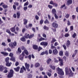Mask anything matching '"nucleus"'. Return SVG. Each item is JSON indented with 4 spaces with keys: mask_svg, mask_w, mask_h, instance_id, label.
<instances>
[{
    "mask_svg": "<svg viewBox=\"0 0 78 78\" xmlns=\"http://www.w3.org/2000/svg\"><path fill=\"white\" fill-rule=\"evenodd\" d=\"M47 74L48 75V76H49V77H50V76H51V74L49 72L47 73Z\"/></svg>",
    "mask_w": 78,
    "mask_h": 78,
    "instance_id": "49530a36",
    "label": "nucleus"
},
{
    "mask_svg": "<svg viewBox=\"0 0 78 78\" xmlns=\"http://www.w3.org/2000/svg\"><path fill=\"white\" fill-rule=\"evenodd\" d=\"M23 22H24V25H26L27 23L28 22V20H27V19H24L23 20Z\"/></svg>",
    "mask_w": 78,
    "mask_h": 78,
    "instance_id": "f3484780",
    "label": "nucleus"
},
{
    "mask_svg": "<svg viewBox=\"0 0 78 78\" xmlns=\"http://www.w3.org/2000/svg\"><path fill=\"white\" fill-rule=\"evenodd\" d=\"M4 70V67L2 65L0 66V72H2L3 70Z\"/></svg>",
    "mask_w": 78,
    "mask_h": 78,
    "instance_id": "4468645a",
    "label": "nucleus"
},
{
    "mask_svg": "<svg viewBox=\"0 0 78 78\" xmlns=\"http://www.w3.org/2000/svg\"><path fill=\"white\" fill-rule=\"evenodd\" d=\"M9 58L7 57L5 58V61L6 62V63H7L8 61H9Z\"/></svg>",
    "mask_w": 78,
    "mask_h": 78,
    "instance_id": "4be33fe9",
    "label": "nucleus"
},
{
    "mask_svg": "<svg viewBox=\"0 0 78 78\" xmlns=\"http://www.w3.org/2000/svg\"><path fill=\"white\" fill-rule=\"evenodd\" d=\"M19 58L20 60H21V61H22L23 60V57L22 56V55H20V57H19Z\"/></svg>",
    "mask_w": 78,
    "mask_h": 78,
    "instance_id": "cd10ccee",
    "label": "nucleus"
},
{
    "mask_svg": "<svg viewBox=\"0 0 78 78\" xmlns=\"http://www.w3.org/2000/svg\"><path fill=\"white\" fill-rule=\"evenodd\" d=\"M57 59H58L59 61L60 62V66H63V64H64L63 60L59 57H57Z\"/></svg>",
    "mask_w": 78,
    "mask_h": 78,
    "instance_id": "20e7f679",
    "label": "nucleus"
},
{
    "mask_svg": "<svg viewBox=\"0 0 78 78\" xmlns=\"http://www.w3.org/2000/svg\"><path fill=\"white\" fill-rule=\"evenodd\" d=\"M18 52H19V53H21V52H22V51L21 50V49H20V48H18Z\"/></svg>",
    "mask_w": 78,
    "mask_h": 78,
    "instance_id": "79ce46f5",
    "label": "nucleus"
},
{
    "mask_svg": "<svg viewBox=\"0 0 78 78\" xmlns=\"http://www.w3.org/2000/svg\"><path fill=\"white\" fill-rule=\"evenodd\" d=\"M6 32H7V33H9V34H11V32H10V31H9V30L8 29H7L6 30Z\"/></svg>",
    "mask_w": 78,
    "mask_h": 78,
    "instance_id": "09e8293b",
    "label": "nucleus"
},
{
    "mask_svg": "<svg viewBox=\"0 0 78 78\" xmlns=\"http://www.w3.org/2000/svg\"><path fill=\"white\" fill-rule=\"evenodd\" d=\"M56 12V9H53L52 10V13L53 14H55Z\"/></svg>",
    "mask_w": 78,
    "mask_h": 78,
    "instance_id": "ddd939ff",
    "label": "nucleus"
},
{
    "mask_svg": "<svg viewBox=\"0 0 78 78\" xmlns=\"http://www.w3.org/2000/svg\"><path fill=\"white\" fill-rule=\"evenodd\" d=\"M24 52L27 55H28V52L27 50L24 49Z\"/></svg>",
    "mask_w": 78,
    "mask_h": 78,
    "instance_id": "a878e982",
    "label": "nucleus"
},
{
    "mask_svg": "<svg viewBox=\"0 0 78 78\" xmlns=\"http://www.w3.org/2000/svg\"><path fill=\"white\" fill-rule=\"evenodd\" d=\"M2 6H3V8H4L5 9L6 8H8V7L7 5H3Z\"/></svg>",
    "mask_w": 78,
    "mask_h": 78,
    "instance_id": "f704fd0d",
    "label": "nucleus"
},
{
    "mask_svg": "<svg viewBox=\"0 0 78 78\" xmlns=\"http://www.w3.org/2000/svg\"><path fill=\"white\" fill-rule=\"evenodd\" d=\"M52 26L55 28H57L58 27V25L56 23L53 22L52 24Z\"/></svg>",
    "mask_w": 78,
    "mask_h": 78,
    "instance_id": "39448f33",
    "label": "nucleus"
},
{
    "mask_svg": "<svg viewBox=\"0 0 78 78\" xmlns=\"http://www.w3.org/2000/svg\"><path fill=\"white\" fill-rule=\"evenodd\" d=\"M16 14L17 15V18L18 19H19L20 18V13L19 12H17L16 13Z\"/></svg>",
    "mask_w": 78,
    "mask_h": 78,
    "instance_id": "b1692460",
    "label": "nucleus"
},
{
    "mask_svg": "<svg viewBox=\"0 0 78 78\" xmlns=\"http://www.w3.org/2000/svg\"><path fill=\"white\" fill-rule=\"evenodd\" d=\"M13 55H13V54H12V52H10L9 55V56H10V57H12L13 56Z\"/></svg>",
    "mask_w": 78,
    "mask_h": 78,
    "instance_id": "c03bdc74",
    "label": "nucleus"
},
{
    "mask_svg": "<svg viewBox=\"0 0 78 78\" xmlns=\"http://www.w3.org/2000/svg\"><path fill=\"white\" fill-rule=\"evenodd\" d=\"M28 77L29 78H32V75H31L30 74H29L28 75Z\"/></svg>",
    "mask_w": 78,
    "mask_h": 78,
    "instance_id": "5fc2aeb1",
    "label": "nucleus"
},
{
    "mask_svg": "<svg viewBox=\"0 0 78 78\" xmlns=\"http://www.w3.org/2000/svg\"><path fill=\"white\" fill-rule=\"evenodd\" d=\"M9 45V46L11 47L12 48H15V47L17 45V42L15 41L13 42H11L10 43Z\"/></svg>",
    "mask_w": 78,
    "mask_h": 78,
    "instance_id": "7ed1b4c3",
    "label": "nucleus"
},
{
    "mask_svg": "<svg viewBox=\"0 0 78 78\" xmlns=\"http://www.w3.org/2000/svg\"><path fill=\"white\" fill-rule=\"evenodd\" d=\"M48 6L50 9H52V8H53V6L52 5H48Z\"/></svg>",
    "mask_w": 78,
    "mask_h": 78,
    "instance_id": "58836bf2",
    "label": "nucleus"
},
{
    "mask_svg": "<svg viewBox=\"0 0 78 78\" xmlns=\"http://www.w3.org/2000/svg\"><path fill=\"white\" fill-rule=\"evenodd\" d=\"M55 14V17L56 19H58V16L56 15V14Z\"/></svg>",
    "mask_w": 78,
    "mask_h": 78,
    "instance_id": "de8ad7c7",
    "label": "nucleus"
},
{
    "mask_svg": "<svg viewBox=\"0 0 78 78\" xmlns=\"http://www.w3.org/2000/svg\"><path fill=\"white\" fill-rule=\"evenodd\" d=\"M14 69L16 72H19L20 69V67L19 66L17 67L16 68H14Z\"/></svg>",
    "mask_w": 78,
    "mask_h": 78,
    "instance_id": "2eb2a0df",
    "label": "nucleus"
},
{
    "mask_svg": "<svg viewBox=\"0 0 78 78\" xmlns=\"http://www.w3.org/2000/svg\"><path fill=\"white\" fill-rule=\"evenodd\" d=\"M44 30H48V27H46L45 26H44Z\"/></svg>",
    "mask_w": 78,
    "mask_h": 78,
    "instance_id": "4c0bfd02",
    "label": "nucleus"
},
{
    "mask_svg": "<svg viewBox=\"0 0 78 78\" xmlns=\"http://www.w3.org/2000/svg\"><path fill=\"white\" fill-rule=\"evenodd\" d=\"M7 50L10 52L11 51V48H7Z\"/></svg>",
    "mask_w": 78,
    "mask_h": 78,
    "instance_id": "603ef678",
    "label": "nucleus"
},
{
    "mask_svg": "<svg viewBox=\"0 0 78 78\" xmlns=\"http://www.w3.org/2000/svg\"><path fill=\"white\" fill-rule=\"evenodd\" d=\"M10 73L12 74H13V73H14V71H13V70L12 69L10 70Z\"/></svg>",
    "mask_w": 78,
    "mask_h": 78,
    "instance_id": "3c124183",
    "label": "nucleus"
},
{
    "mask_svg": "<svg viewBox=\"0 0 78 78\" xmlns=\"http://www.w3.org/2000/svg\"><path fill=\"white\" fill-rule=\"evenodd\" d=\"M10 60L12 61L13 62H15L16 61V58L14 57H12L10 59Z\"/></svg>",
    "mask_w": 78,
    "mask_h": 78,
    "instance_id": "412c9836",
    "label": "nucleus"
},
{
    "mask_svg": "<svg viewBox=\"0 0 78 78\" xmlns=\"http://www.w3.org/2000/svg\"><path fill=\"white\" fill-rule=\"evenodd\" d=\"M16 27V25H15L12 28L10 29V30L12 32H13V33H14L15 31H16V30H15Z\"/></svg>",
    "mask_w": 78,
    "mask_h": 78,
    "instance_id": "9d476101",
    "label": "nucleus"
},
{
    "mask_svg": "<svg viewBox=\"0 0 78 78\" xmlns=\"http://www.w3.org/2000/svg\"><path fill=\"white\" fill-rule=\"evenodd\" d=\"M63 47L64 48V49L65 50H66V46H65V45H63Z\"/></svg>",
    "mask_w": 78,
    "mask_h": 78,
    "instance_id": "774afa93",
    "label": "nucleus"
},
{
    "mask_svg": "<svg viewBox=\"0 0 78 78\" xmlns=\"http://www.w3.org/2000/svg\"><path fill=\"white\" fill-rule=\"evenodd\" d=\"M69 36V34H66L65 35V37H68Z\"/></svg>",
    "mask_w": 78,
    "mask_h": 78,
    "instance_id": "8fccbe9b",
    "label": "nucleus"
},
{
    "mask_svg": "<svg viewBox=\"0 0 78 78\" xmlns=\"http://www.w3.org/2000/svg\"><path fill=\"white\" fill-rule=\"evenodd\" d=\"M23 9L24 11H26L28 9V7L27 6L23 8Z\"/></svg>",
    "mask_w": 78,
    "mask_h": 78,
    "instance_id": "6e6d98bb",
    "label": "nucleus"
},
{
    "mask_svg": "<svg viewBox=\"0 0 78 78\" xmlns=\"http://www.w3.org/2000/svg\"><path fill=\"white\" fill-rule=\"evenodd\" d=\"M70 15L69 14H67L65 16V17L67 19H68Z\"/></svg>",
    "mask_w": 78,
    "mask_h": 78,
    "instance_id": "c9c22d12",
    "label": "nucleus"
},
{
    "mask_svg": "<svg viewBox=\"0 0 78 78\" xmlns=\"http://www.w3.org/2000/svg\"><path fill=\"white\" fill-rule=\"evenodd\" d=\"M13 17L14 18H16V17H17V16H16V14H14L13 15Z\"/></svg>",
    "mask_w": 78,
    "mask_h": 78,
    "instance_id": "338daca9",
    "label": "nucleus"
},
{
    "mask_svg": "<svg viewBox=\"0 0 78 78\" xmlns=\"http://www.w3.org/2000/svg\"><path fill=\"white\" fill-rule=\"evenodd\" d=\"M76 36V33H74V34L73 35V38H75Z\"/></svg>",
    "mask_w": 78,
    "mask_h": 78,
    "instance_id": "2f4dec72",
    "label": "nucleus"
},
{
    "mask_svg": "<svg viewBox=\"0 0 78 78\" xmlns=\"http://www.w3.org/2000/svg\"><path fill=\"white\" fill-rule=\"evenodd\" d=\"M51 68H52V69H53V70H55V66H51Z\"/></svg>",
    "mask_w": 78,
    "mask_h": 78,
    "instance_id": "e2e57ef3",
    "label": "nucleus"
},
{
    "mask_svg": "<svg viewBox=\"0 0 78 78\" xmlns=\"http://www.w3.org/2000/svg\"><path fill=\"white\" fill-rule=\"evenodd\" d=\"M52 53L53 55H57V54H58V52L57 49H56V48H55V49L53 50Z\"/></svg>",
    "mask_w": 78,
    "mask_h": 78,
    "instance_id": "423d86ee",
    "label": "nucleus"
},
{
    "mask_svg": "<svg viewBox=\"0 0 78 78\" xmlns=\"http://www.w3.org/2000/svg\"><path fill=\"white\" fill-rule=\"evenodd\" d=\"M20 40L22 41H26L25 39V37H24L22 38H20Z\"/></svg>",
    "mask_w": 78,
    "mask_h": 78,
    "instance_id": "c85d7f7f",
    "label": "nucleus"
},
{
    "mask_svg": "<svg viewBox=\"0 0 78 78\" xmlns=\"http://www.w3.org/2000/svg\"><path fill=\"white\" fill-rule=\"evenodd\" d=\"M53 5V6H55V7H57L58 6V4H57L56 3H54Z\"/></svg>",
    "mask_w": 78,
    "mask_h": 78,
    "instance_id": "4d7b16f0",
    "label": "nucleus"
},
{
    "mask_svg": "<svg viewBox=\"0 0 78 78\" xmlns=\"http://www.w3.org/2000/svg\"><path fill=\"white\" fill-rule=\"evenodd\" d=\"M33 47L34 49L35 50H37V49L38 48V47L36 45H34L33 46Z\"/></svg>",
    "mask_w": 78,
    "mask_h": 78,
    "instance_id": "5701e85b",
    "label": "nucleus"
},
{
    "mask_svg": "<svg viewBox=\"0 0 78 78\" xmlns=\"http://www.w3.org/2000/svg\"><path fill=\"white\" fill-rule=\"evenodd\" d=\"M49 54H51V53H52V50L51 49H50L49 50Z\"/></svg>",
    "mask_w": 78,
    "mask_h": 78,
    "instance_id": "bf43d9fd",
    "label": "nucleus"
},
{
    "mask_svg": "<svg viewBox=\"0 0 78 78\" xmlns=\"http://www.w3.org/2000/svg\"><path fill=\"white\" fill-rule=\"evenodd\" d=\"M2 45L3 46H6V44L5 42H2Z\"/></svg>",
    "mask_w": 78,
    "mask_h": 78,
    "instance_id": "13d9d810",
    "label": "nucleus"
},
{
    "mask_svg": "<svg viewBox=\"0 0 78 78\" xmlns=\"http://www.w3.org/2000/svg\"><path fill=\"white\" fill-rule=\"evenodd\" d=\"M57 71L58 72V74L60 75L59 76V78H62V76H61L62 75H64V72L62 71V69H61L59 68H57Z\"/></svg>",
    "mask_w": 78,
    "mask_h": 78,
    "instance_id": "f03ea898",
    "label": "nucleus"
},
{
    "mask_svg": "<svg viewBox=\"0 0 78 78\" xmlns=\"http://www.w3.org/2000/svg\"><path fill=\"white\" fill-rule=\"evenodd\" d=\"M51 58H49L47 61V62L48 64H50V62H51Z\"/></svg>",
    "mask_w": 78,
    "mask_h": 78,
    "instance_id": "393cba45",
    "label": "nucleus"
},
{
    "mask_svg": "<svg viewBox=\"0 0 78 78\" xmlns=\"http://www.w3.org/2000/svg\"><path fill=\"white\" fill-rule=\"evenodd\" d=\"M66 56H69V52L68 51H66L65 54Z\"/></svg>",
    "mask_w": 78,
    "mask_h": 78,
    "instance_id": "a19ab883",
    "label": "nucleus"
},
{
    "mask_svg": "<svg viewBox=\"0 0 78 78\" xmlns=\"http://www.w3.org/2000/svg\"><path fill=\"white\" fill-rule=\"evenodd\" d=\"M77 53H78V50H76L74 51V54H75V55H76Z\"/></svg>",
    "mask_w": 78,
    "mask_h": 78,
    "instance_id": "69168bd1",
    "label": "nucleus"
},
{
    "mask_svg": "<svg viewBox=\"0 0 78 78\" xmlns=\"http://www.w3.org/2000/svg\"><path fill=\"white\" fill-rule=\"evenodd\" d=\"M72 3V0H68L67 1V5L68 6L69 5H70Z\"/></svg>",
    "mask_w": 78,
    "mask_h": 78,
    "instance_id": "9b49d317",
    "label": "nucleus"
},
{
    "mask_svg": "<svg viewBox=\"0 0 78 78\" xmlns=\"http://www.w3.org/2000/svg\"><path fill=\"white\" fill-rule=\"evenodd\" d=\"M35 19H36V20H39V16L37 15H36L35 16Z\"/></svg>",
    "mask_w": 78,
    "mask_h": 78,
    "instance_id": "680f3d73",
    "label": "nucleus"
},
{
    "mask_svg": "<svg viewBox=\"0 0 78 78\" xmlns=\"http://www.w3.org/2000/svg\"><path fill=\"white\" fill-rule=\"evenodd\" d=\"M40 66V63H36L35 64V67H38Z\"/></svg>",
    "mask_w": 78,
    "mask_h": 78,
    "instance_id": "dca6fc26",
    "label": "nucleus"
},
{
    "mask_svg": "<svg viewBox=\"0 0 78 78\" xmlns=\"http://www.w3.org/2000/svg\"><path fill=\"white\" fill-rule=\"evenodd\" d=\"M29 4V2L28 1H27L26 3H24V6H28V5Z\"/></svg>",
    "mask_w": 78,
    "mask_h": 78,
    "instance_id": "c756f323",
    "label": "nucleus"
},
{
    "mask_svg": "<svg viewBox=\"0 0 78 78\" xmlns=\"http://www.w3.org/2000/svg\"><path fill=\"white\" fill-rule=\"evenodd\" d=\"M42 50V47L39 46L38 47V51H40V50Z\"/></svg>",
    "mask_w": 78,
    "mask_h": 78,
    "instance_id": "37998d69",
    "label": "nucleus"
},
{
    "mask_svg": "<svg viewBox=\"0 0 78 78\" xmlns=\"http://www.w3.org/2000/svg\"><path fill=\"white\" fill-rule=\"evenodd\" d=\"M11 64H12L11 62L10 63L8 62L6 63V66H8V67H10L11 66Z\"/></svg>",
    "mask_w": 78,
    "mask_h": 78,
    "instance_id": "a211bd4d",
    "label": "nucleus"
},
{
    "mask_svg": "<svg viewBox=\"0 0 78 78\" xmlns=\"http://www.w3.org/2000/svg\"><path fill=\"white\" fill-rule=\"evenodd\" d=\"M25 66L27 69L28 71L30 72V70L29 69L30 67V65L29 64H27V63H26L25 64Z\"/></svg>",
    "mask_w": 78,
    "mask_h": 78,
    "instance_id": "0eeeda50",
    "label": "nucleus"
},
{
    "mask_svg": "<svg viewBox=\"0 0 78 78\" xmlns=\"http://www.w3.org/2000/svg\"><path fill=\"white\" fill-rule=\"evenodd\" d=\"M23 69H22V68H21V70L20 71V73H23Z\"/></svg>",
    "mask_w": 78,
    "mask_h": 78,
    "instance_id": "864d4df0",
    "label": "nucleus"
},
{
    "mask_svg": "<svg viewBox=\"0 0 78 78\" xmlns=\"http://www.w3.org/2000/svg\"><path fill=\"white\" fill-rule=\"evenodd\" d=\"M44 40H45V38H44L41 37L39 39V41H44Z\"/></svg>",
    "mask_w": 78,
    "mask_h": 78,
    "instance_id": "e433bc0d",
    "label": "nucleus"
},
{
    "mask_svg": "<svg viewBox=\"0 0 78 78\" xmlns=\"http://www.w3.org/2000/svg\"><path fill=\"white\" fill-rule=\"evenodd\" d=\"M72 18L73 19H75V15H73L72 16Z\"/></svg>",
    "mask_w": 78,
    "mask_h": 78,
    "instance_id": "0e129e2a",
    "label": "nucleus"
},
{
    "mask_svg": "<svg viewBox=\"0 0 78 78\" xmlns=\"http://www.w3.org/2000/svg\"><path fill=\"white\" fill-rule=\"evenodd\" d=\"M32 7H33V5H30L28 6V8H32Z\"/></svg>",
    "mask_w": 78,
    "mask_h": 78,
    "instance_id": "052dcab7",
    "label": "nucleus"
},
{
    "mask_svg": "<svg viewBox=\"0 0 78 78\" xmlns=\"http://www.w3.org/2000/svg\"><path fill=\"white\" fill-rule=\"evenodd\" d=\"M34 36V34H32V35H30L29 37V39H31V38H32Z\"/></svg>",
    "mask_w": 78,
    "mask_h": 78,
    "instance_id": "ea45409f",
    "label": "nucleus"
},
{
    "mask_svg": "<svg viewBox=\"0 0 78 78\" xmlns=\"http://www.w3.org/2000/svg\"><path fill=\"white\" fill-rule=\"evenodd\" d=\"M54 62L55 63H58V61L56 59V58H54Z\"/></svg>",
    "mask_w": 78,
    "mask_h": 78,
    "instance_id": "7c9ffc66",
    "label": "nucleus"
},
{
    "mask_svg": "<svg viewBox=\"0 0 78 78\" xmlns=\"http://www.w3.org/2000/svg\"><path fill=\"white\" fill-rule=\"evenodd\" d=\"M62 55H63V52L61 51L59 52V55L60 56H62Z\"/></svg>",
    "mask_w": 78,
    "mask_h": 78,
    "instance_id": "473e14b6",
    "label": "nucleus"
},
{
    "mask_svg": "<svg viewBox=\"0 0 78 78\" xmlns=\"http://www.w3.org/2000/svg\"><path fill=\"white\" fill-rule=\"evenodd\" d=\"M56 41V39H55L53 38L52 39V41H51V43H53V42Z\"/></svg>",
    "mask_w": 78,
    "mask_h": 78,
    "instance_id": "72a5a7b5",
    "label": "nucleus"
},
{
    "mask_svg": "<svg viewBox=\"0 0 78 78\" xmlns=\"http://www.w3.org/2000/svg\"><path fill=\"white\" fill-rule=\"evenodd\" d=\"M65 72L66 75H69V76H73V73L72 72L71 69H68V67H66L65 68Z\"/></svg>",
    "mask_w": 78,
    "mask_h": 78,
    "instance_id": "f257e3e1",
    "label": "nucleus"
},
{
    "mask_svg": "<svg viewBox=\"0 0 78 78\" xmlns=\"http://www.w3.org/2000/svg\"><path fill=\"white\" fill-rule=\"evenodd\" d=\"M30 35L29 34H25V36H24V37H26V39H27V38H28L29 37V36Z\"/></svg>",
    "mask_w": 78,
    "mask_h": 78,
    "instance_id": "aec40b11",
    "label": "nucleus"
},
{
    "mask_svg": "<svg viewBox=\"0 0 78 78\" xmlns=\"http://www.w3.org/2000/svg\"><path fill=\"white\" fill-rule=\"evenodd\" d=\"M40 44L41 45L47 46L48 45V43L46 41L42 42Z\"/></svg>",
    "mask_w": 78,
    "mask_h": 78,
    "instance_id": "6e6552de",
    "label": "nucleus"
},
{
    "mask_svg": "<svg viewBox=\"0 0 78 78\" xmlns=\"http://www.w3.org/2000/svg\"><path fill=\"white\" fill-rule=\"evenodd\" d=\"M70 41L69 40H68L66 44V45L67 47H69L70 46Z\"/></svg>",
    "mask_w": 78,
    "mask_h": 78,
    "instance_id": "1a4fd4ad",
    "label": "nucleus"
},
{
    "mask_svg": "<svg viewBox=\"0 0 78 78\" xmlns=\"http://www.w3.org/2000/svg\"><path fill=\"white\" fill-rule=\"evenodd\" d=\"M54 3H54V2H53V1H51L49 3V4H50L51 5H54Z\"/></svg>",
    "mask_w": 78,
    "mask_h": 78,
    "instance_id": "a18cd8bd",
    "label": "nucleus"
},
{
    "mask_svg": "<svg viewBox=\"0 0 78 78\" xmlns=\"http://www.w3.org/2000/svg\"><path fill=\"white\" fill-rule=\"evenodd\" d=\"M1 53L4 56H8V53L5 52H1Z\"/></svg>",
    "mask_w": 78,
    "mask_h": 78,
    "instance_id": "f8f14e48",
    "label": "nucleus"
},
{
    "mask_svg": "<svg viewBox=\"0 0 78 78\" xmlns=\"http://www.w3.org/2000/svg\"><path fill=\"white\" fill-rule=\"evenodd\" d=\"M44 23H47L48 24H49L50 23V22L48 21V20H46L44 21Z\"/></svg>",
    "mask_w": 78,
    "mask_h": 78,
    "instance_id": "bb28decb",
    "label": "nucleus"
},
{
    "mask_svg": "<svg viewBox=\"0 0 78 78\" xmlns=\"http://www.w3.org/2000/svg\"><path fill=\"white\" fill-rule=\"evenodd\" d=\"M13 76V74H11V73H9L8 75V77L9 78H11Z\"/></svg>",
    "mask_w": 78,
    "mask_h": 78,
    "instance_id": "6ab92c4d",
    "label": "nucleus"
}]
</instances>
